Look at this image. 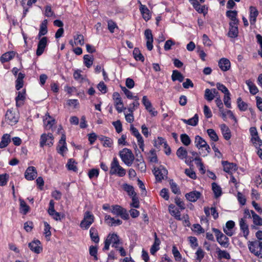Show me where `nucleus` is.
I'll return each instance as SVG.
<instances>
[{
  "label": "nucleus",
  "mask_w": 262,
  "mask_h": 262,
  "mask_svg": "<svg viewBox=\"0 0 262 262\" xmlns=\"http://www.w3.org/2000/svg\"><path fill=\"white\" fill-rule=\"evenodd\" d=\"M142 103L146 110H149V108H151L152 106L151 102L147 99V97L146 96L143 97Z\"/></svg>",
  "instance_id": "61"
},
{
  "label": "nucleus",
  "mask_w": 262,
  "mask_h": 262,
  "mask_svg": "<svg viewBox=\"0 0 262 262\" xmlns=\"http://www.w3.org/2000/svg\"><path fill=\"white\" fill-rule=\"evenodd\" d=\"M47 42L48 38L47 37H43L39 40L36 53L37 56H39L42 55L47 46Z\"/></svg>",
  "instance_id": "10"
},
{
  "label": "nucleus",
  "mask_w": 262,
  "mask_h": 262,
  "mask_svg": "<svg viewBox=\"0 0 262 262\" xmlns=\"http://www.w3.org/2000/svg\"><path fill=\"white\" fill-rule=\"evenodd\" d=\"M246 84L249 87L250 92L252 95H255L258 92V89L256 85L250 80H247Z\"/></svg>",
  "instance_id": "35"
},
{
  "label": "nucleus",
  "mask_w": 262,
  "mask_h": 262,
  "mask_svg": "<svg viewBox=\"0 0 262 262\" xmlns=\"http://www.w3.org/2000/svg\"><path fill=\"white\" fill-rule=\"evenodd\" d=\"M207 132L208 136L212 141L215 142L218 141L219 137L214 129H208Z\"/></svg>",
  "instance_id": "43"
},
{
  "label": "nucleus",
  "mask_w": 262,
  "mask_h": 262,
  "mask_svg": "<svg viewBox=\"0 0 262 262\" xmlns=\"http://www.w3.org/2000/svg\"><path fill=\"white\" fill-rule=\"evenodd\" d=\"M43 122L46 128L50 129L54 124L55 120L52 119L51 120H47V118H46L43 120Z\"/></svg>",
  "instance_id": "58"
},
{
  "label": "nucleus",
  "mask_w": 262,
  "mask_h": 262,
  "mask_svg": "<svg viewBox=\"0 0 262 262\" xmlns=\"http://www.w3.org/2000/svg\"><path fill=\"white\" fill-rule=\"evenodd\" d=\"M113 98L114 100L115 105H122V101L120 97V94L118 92H115L113 94Z\"/></svg>",
  "instance_id": "45"
},
{
  "label": "nucleus",
  "mask_w": 262,
  "mask_h": 262,
  "mask_svg": "<svg viewBox=\"0 0 262 262\" xmlns=\"http://www.w3.org/2000/svg\"><path fill=\"white\" fill-rule=\"evenodd\" d=\"M105 222L110 226L120 225L122 223L121 220L119 219L116 220L108 215L105 216Z\"/></svg>",
  "instance_id": "19"
},
{
  "label": "nucleus",
  "mask_w": 262,
  "mask_h": 262,
  "mask_svg": "<svg viewBox=\"0 0 262 262\" xmlns=\"http://www.w3.org/2000/svg\"><path fill=\"white\" fill-rule=\"evenodd\" d=\"M76 163L73 159L69 160L67 166L69 170L76 171L77 170V167L76 166Z\"/></svg>",
  "instance_id": "40"
},
{
  "label": "nucleus",
  "mask_w": 262,
  "mask_h": 262,
  "mask_svg": "<svg viewBox=\"0 0 262 262\" xmlns=\"http://www.w3.org/2000/svg\"><path fill=\"white\" fill-rule=\"evenodd\" d=\"M26 98V90H23L22 91L18 92V95L15 98L16 105L17 107H19L23 104V103L19 102V101H24Z\"/></svg>",
  "instance_id": "23"
},
{
  "label": "nucleus",
  "mask_w": 262,
  "mask_h": 262,
  "mask_svg": "<svg viewBox=\"0 0 262 262\" xmlns=\"http://www.w3.org/2000/svg\"><path fill=\"white\" fill-rule=\"evenodd\" d=\"M213 231L216 236L217 242L223 247L227 248L229 245L228 238L219 229L213 228Z\"/></svg>",
  "instance_id": "6"
},
{
  "label": "nucleus",
  "mask_w": 262,
  "mask_h": 262,
  "mask_svg": "<svg viewBox=\"0 0 262 262\" xmlns=\"http://www.w3.org/2000/svg\"><path fill=\"white\" fill-rule=\"evenodd\" d=\"M216 87L219 90L224 93L225 95H227L230 93L228 89L223 84L217 83Z\"/></svg>",
  "instance_id": "54"
},
{
  "label": "nucleus",
  "mask_w": 262,
  "mask_h": 262,
  "mask_svg": "<svg viewBox=\"0 0 262 262\" xmlns=\"http://www.w3.org/2000/svg\"><path fill=\"white\" fill-rule=\"evenodd\" d=\"M108 29L111 33L114 32V29L117 28L116 24L112 20H109L107 21Z\"/></svg>",
  "instance_id": "53"
},
{
  "label": "nucleus",
  "mask_w": 262,
  "mask_h": 262,
  "mask_svg": "<svg viewBox=\"0 0 262 262\" xmlns=\"http://www.w3.org/2000/svg\"><path fill=\"white\" fill-rule=\"evenodd\" d=\"M45 229H44V234L46 235V237L47 238L50 236L51 234V232L50 231L51 227L49 224L46 222H44Z\"/></svg>",
  "instance_id": "59"
},
{
  "label": "nucleus",
  "mask_w": 262,
  "mask_h": 262,
  "mask_svg": "<svg viewBox=\"0 0 262 262\" xmlns=\"http://www.w3.org/2000/svg\"><path fill=\"white\" fill-rule=\"evenodd\" d=\"M74 40L77 45L82 46L84 45V37L81 34H77L74 36Z\"/></svg>",
  "instance_id": "47"
},
{
  "label": "nucleus",
  "mask_w": 262,
  "mask_h": 262,
  "mask_svg": "<svg viewBox=\"0 0 262 262\" xmlns=\"http://www.w3.org/2000/svg\"><path fill=\"white\" fill-rule=\"evenodd\" d=\"M106 239H108V242H110L111 244H112V245L122 244V243L120 242L119 236L115 233L108 234Z\"/></svg>",
  "instance_id": "28"
},
{
  "label": "nucleus",
  "mask_w": 262,
  "mask_h": 262,
  "mask_svg": "<svg viewBox=\"0 0 262 262\" xmlns=\"http://www.w3.org/2000/svg\"><path fill=\"white\" fill-rule=\"evenodd\" d=\"M66 140V135L63 134H62L61 139L58 143V146L57 147L58 152L61 155H63V152L67 150Z\"/></svg>",
  "instance_id": "15"
},
{
  "label": "nucleus",
  "mask_w": 262,
  "mask_h": 262,
  "mask_svg": "<svg viewBox=\"0 0 262 262\" xmlns=\"http://www.w3.org/2000/svg\"><path fill=\"white\" fill-rule=\"evenodd\" d=\"M204 98L208 101H212L215 98V96H214V94L212 92V89L210 90L209 89H207L205 90Z\"/></svg>",
  "instance_id": "37"
},
{
  "label": "nucleus",
  "mask_w": 262,
  "mask_h": 262,
  "mask_svg": "<svg viewBox=\"0 0 262 262\" xmlns=\"http://www.w3.org/2000/svg\"><path fill=\"white\" fill-rule=\"evenodd\" d=\"M94 221V215L89 211L84 214L83 219L81 221L80 226L83 229H88Z\"/></svg>",
  "instance_id": "5"
},
{
  "label": "nucleus",
  "mask_w": 262,
  "mask_h": 262,
  "mask_svg": "<svg viewBox=\"0 0 262 262\" xmlns=\"http://www.w3.org/2000/svg\"><path fill=\"white\" fill-rule=\"evenodd\" d=\"M136 166L141 171L145 172L146 169V164L144 161H141V162L137 163L136 164Z\"/></svg>",
  "instance_id": "64"
},
{
  "label": "nucleus",
  "mask_w": 262,
  "mask_h": 262,
  "mask_svg": "<svg viewBox=\"0 0 262 262\" xmlns=\"http://www.w3.org/2000/svg\"><path fill=\"white\" fill-rule=\"evenodd\" d=\"M227 17L230 20L229 24H238L239 21L237 18V11L236 10H228L226 13Z\"/></svg>",
  "instance_id": "17"
},
{
  "label": "nucleus",
  "mask_w": 262,
  "mask_h": 262,
  "mask_svg": "<svg viewBox=\"0 0 262 262\" xmlns=\"http://www.w3.org/2000/svg\"><path fill=\"white\" fill-rule=\"evenodd\" d=\"M250 16L249 19L250 23L251 25H254L256 21V18L258 15V11L256 7L250 6L249 8Z\"/></svg>",
  "instance_id": "16"
},
{
  "label": "nucleus",
  "mask_w": 262,
  "mask_h": 262,
  "mask_svg": "<svg viewBox=\"0 0 262 262\" xmlns=\"http://www.w3.org/2000/svg\"><path fill=\"white\" fill-rule=\"evenodd\" d=\"M48 32L47 27L44 26H40L39 32L38 35V38L39 39L42 36L45 35Z\"/></svg>",
  "instance_id": "63"
},
{
  "label": "nucleus",
  "mask_w": 262,
  "mask_h": 262,
  "mask_svg": "<svg viewBox=\"0 0 262 262\" xmlns=\"http://www.w3.org/2000/svg\"><path fill=\"white\" fill-rule=\"evenodd\" d=\"M160 240L157 237V234L155 233V242L152 245L150 252L152 255H154L155 253L159 249V245L160 244Z\"/></svg>",
  "instance_id": "24"
},
{
  "label": "nucleus",
  "mask_w": 262,
  "mask_h": 262,
  "mask_svg": "<svg viewBox=\"0 0 262 262\" xmlns=\"http://www.w3.org/2000/svg\"><path fill=\"white\" fill-rule=\"evenodd\" d=\"M130 131L132 132V134L137 138V140H141V139H142V137L138 129L134 127L133 125L130 126Z\"/></svg>",
  "instance_id": "51"
},
{
  "label": "nucleus",
  "mask_w": 262,
  "mask_h": 262,
  "mask_svg": "<svg viewBox=\"0 0 262 262\" xmlns=\"http://www.w3.org/2000/svg\"><path fill=\"white\" fill-rule=\"evenodd\" d=\"M212 189L216 198H217L221 195L222 193L221 188L216 183L214 182L212 183Z\"/></svg>",
  "instance_id": "34"
},
{
  "label": "nucleus",
  "mask_w": 262,
  "mask_h": 262,
  "mask_svg": "<svg viewBox=\"0 0 262 262\" xmlns=\"http://www.w3.org/2000/svg\"><path fill=\"white\" fill-rule=\"evenodd\" d=\"M140 10L142 14L143 18L145 21H147L150 19V15L149 13V10L145 6L141 5Z\"/></svg>",
  "instance_id": "27"
},
{
  "label": "nucleus",
  "mask_w": 262,
  "mask_h": 262,
  "mask_svg": "<svg viewBox=\"0 0 262 262\" xmlns=\"http://www.w3.org/2000/svg\"><path fill=\"white\" fill-rule=\"evenodd\" d=\"M230 99V93L225 95L224 98V102L225 106L228 108H230L231 107Z\"/></svg>",
  "instance_id": "60"
},
{
  "label": "nucleus",
  "mask_w": 262,
  "mask_h": 262,
  "mask_svg": "<svg viewBox=\"0 0 262 262\" xmlns=\"http://www.w3.org/2000/svg\"><path fill=\"white\" fill-rule=\"evenodd\" d=\"M172 253L176 260L180 261L181 260V255L176 246L172 247Z\"/></svg>",
  "instance_id": "55"
},
{
  "label": "nucleus",
  "mask_w": 262,
  "mask_h": 262,
  "mask_svg": "<svg viewBox=\"0 0 262 262\" xmlns=\"http://www.w3.org/2000/svg\"><path fill=\"white\" fill-rule=\"evenodd\" d=\"M248 246L252 253L257 257L262 258V242L261 241H249Z\"/></svg>",
  "instance_id": "2"
},
{
  "label": "nucleus",
  "mask_w": 262,
  "mask_h": 262,
  "mask_svg": "<svg viewBox=\"0 0 262 262\" xmlns=\"http://www.w3.org/2000/svg\"><path fill=\"white\" fill-rule=\"evenodd\" d=\"M5 118L9 124L13 125L18 122V117L12 111L8 110Z\"/></svg>",
  "instance_id": "11"
},
{
  "label": "nucleus",
  "mask_w": 262,
  "mask_h": 262,
  "mask_svg": "<svg viewBox=\"0 0 262 262\" xmlns=\"http://www.w3.org/2000/svg\"><path fill=\"white\" fill-rule=\"evenodd\" d=\"M168 171L163 166H160L157 169L154 168V174L157 181L160 182L166 176Z\"/></svg>",
  "instance_id": "9"
},
{
  "label": "nucleus",
  "mask_w": 262,
  "mask_h": 262,
  "mask_svg": "<svg viewBox=\"0 0 262 262\" xmlns=\"http://www.w3.org/2000/svg\"><path fill=\"white\" fill-rule=\"evenodd\" d=\"M237 24H229V30L228 33V36L231 38H235L238 36V30L237 26Z\"/></svg>",
  "instance_id": "21"
},
{
  "label": "nucleus",
  "mask_w": 262,
  "mask_h": 262,
  "mask_svg": "<svg viewBox=\"0 0 262 262\" xmlns=\"http://www.w3.org/2000/svg\"><path fill=\"white\" fill-rule=\"evenodd\" d=\"M171 79L173 81L178 80L179 82H182L184 79V77L178 71L173 70L171 75Z\"/></svg>",
  "instance_id": "29"
},
{
  "label": "nucleus",
  "mask_w": 262,
  "mask_h": 262,
  "mask_svg": "<svg viewBox=\"0 0 262 262\" xmlns=\"http://www.w3.org/2000/svg\"><path fill=\"white\" fill-rule=\"evenodd\" d=\"M181 141L185 146H188L191 143L189 137L186 134H181L180 136Z\"/></svg>",
  "instance_id": "41"
},
{
  "label": "nucleus",
  "mask_w": 262,
  "mask_h": 262,
  "mask_svg": "<svg viewBox=\"0 0 262 262\" xmlns=\"http://www.w3.org/2000/svg\"><path fill=\"white\" fill-rule=\"evenodd\" d=\"M133 55L134 58L137 60H140L141 61H144V57L141 53L140 51L137 48H135L133 51Z\"/></svg>",
  "instance_id": "38"
},
{
  "label": "nucleus",
  "mask_w": 262,
  "mask_h": 262,
  "mask_svg": "<svg viewBox=\"0 0 262 262\" xmlns=\"http://www.w3.org/2000/svg\"><path fill=\"white\" fill-rule=\"evenodd\" d=\"M53 140L54 137L51 133L43 134L40 137V146L42 147L48 145L50 147L53 145Z\"/></svg>",
  "instance_id": "8"
},
{
  "label": "nucleus",
  "mask_w": 262,
  "mask_h": 262,
  "mask_svg": "<svg viewBox=\"0 0 262 262\" xmlns=\"http://www.w3.org/2000/svg\"><path fill=\"white\" fill-rule=\"evenodd\" d=\"M110 173L111 174H117L119 177H123L126 174L125 170L119 165L116 158H114L112 162Z\"/></svg>",
  "instance_id": "3"
},
{
  "label": "nucleus",
  "mask_w": 262,
  "mask_h": 262,
  "mask_svg": "<svg viewBox=\"0 0 262 262\" xmlns=\"http://www.w3.org/2000/svg\"><path fill=\"white\" fill-rule=\"evenodd\" d=\"M120 157L122 161L128 166H130L133 163L135 157L131 150L125 148L119 152Z\"/></svg>",
  "instance_id": "1"
},
{
  "label": "nucleus",
  "mask_w": 262,
  "mask_h": 262,
  "mask_svg": "<svg viewBox=\"0 0 262 262\" xmlns=\"http://www.w3.org/2000/svg\"><path fill=\"white\" fill-rule=\"evenodd\" d=\"M111 212L116 215L120 216L124 220H127L129 218V215L126 209L119 205H114L112 206Z\"/></svg>",
  "instance_id": "7"
},
{
  "label": "nucleus",
  "mask_w": 262,
  "mask_h": 262,
  "mask_svg": "<svg viewBox=\"0 0 262 262\" xmlns=\"http://www.w3.org/2000/svg\"><path fill=\"white\" fill-rule=\"evenodd\" d=\"M11 139L10 135L8 134H4L2 136L1 141L0 142V148H3L7 147Z\"/></svg>",
  "instance_id": "26"
},
{
  "label": "nucleus",
  "mask_w": 262,
  "mask_h": 262,
  "mask_svg": "<svg viewBox=\"0 0 262 262\" xmlns=\"http://www.w3.org/2000/svg\"><path fill=\"white\" fill-rule=\"evenodd\" d=\"M199 121V116L195 114L193 117L188 119V125L195 126L198 124Z\"/></svg>",
  "instance_id": "49"
},
{
  "label": "nucleus",
  "mask_w": 262,
  "mask_h": 262,
  "mask_svg": "<svg viewBox=\"0 0 262 262\" xmlns=\"http://www.w3.org/2000/svg\"><path fill=\"white\" fill-rule=\"evenodd\" d=\"M219 66L223 71H227L230 68V62L228 59L222 58L219 61Z\"/></svg>",
  "instance_id": "20"
},
{
  "label": "nucleus",
  "mask_w": 262,
  "mask_h": 262,
  "mask_svg": "<svg viewBox=\"0 0 262 262\" xmlns=\"http://www.w3.org/2000/svg\"><path fill=\"white\" fill-rule=\"evenodd\" d=\"M222 165L224 167V170L231 174L232 172L235 171L237 169L236 164L233 163H229L227 161H223Z\"/></svg>",
  "instance_id": "13"
},
{
  "label": "nucleus",
  "mask_w": 262,
  "mask_h": 262,
  "mask_svg": "<svg viewBox=\"0 0 262 262\" xmlns=\"http://www.w3.org/2000/svg\"><path fill=\"white\" fill-rule=\"evenodd\" d=\"M25 77V74L22 73H19L18 74L17 78L16 80L15 88L17 90H20L23 88L24 85L23 79Z\"/></svg>",
  "instance_id": "31"
},
{
  "label": "nucleus",
  "mask_w": 262,
  "mask_h": 262,
  "mask_svg": "<svg viewBox=\"0 0 262 262\" xmlns=\"http://www.w3.org/2000/svg\"><path fill=\"white\" fill-rule=\"evenodd\" d=\"M191 2V4L193 5L194 8L199 13H200V12H203L202 9L201 10V5L199 3V1L198 0H189Z\"/></svg>",
  "instance_id": "57"
},
{
  "label": "nucleus",
  "mask_w": 262,
  "mask_h": 262,
  "mask_svg": "<svg viewBox=\"0 0 262 262\" xmlns=\"http://www.w3.org/2000/svg\"><path fill=\"white\" fill-rule=\"evenodd\" d=\"M84 63L85 66L89 68L91 67L93 63V59L89 55H85L83 56Z\"/></svg>",
  "instance_id": "44"
},
{
  "label": "nucleus",
  "mask_w": 262,
  "mask_h": 262,
  "mask_svg": "<svg viewBox=\"0 0 262 262\" xmlns=\"http://www.w3.org/2000/svg\"><path fill=\"white\" fill-rule=\"evenodd\" d=\"M195 254L196 255V260L198 262H200L204 257V252L201 248H199L197 250Z\"/></svg>",
  "instance_id": "48"
},
{
  "label": "nucleus",
  "mask_w": 262,
  "mask_h": 262,
  "mask_svg": "<svg viewBox=\"0 0 262 262\" xmlns=\"http://www.w3.org/2000/svg\"><path fill=\"white\" fill-rule=\"evenodd\" d=\"M37 176V171L34 166H29L25 172V177L27 180H33Z\"/></svg>",
  "instance_id": "14"
},
{
  "label": "nucleus",
  "mask_w": 262,
  "mask_h": 262,
  "mask_svg": "<svg viewBox=\"0 0 262 262\" xmlns=\"http://www.w3.org/2000/svg\"><path fill=\"white\" fill-rule=\"evenodd\" d=\"M169 183L170 185L171 191L173 193H174V194L180 193L179 188L177 186L176 183L173 182L172 180H171Z\"/></svg>",
  "instance_id": "50"
},
{
  "label": "nucleus",
  "mask_w": 262,
  "mask_h": 262,
  "mask_svg": "<svg viewBox=\"0 0 262 262\" xmlns=\"http://www.w3.org/2000/svg\"><path fill=\"white\" fill-rule=\"evenodd\" d=\"M221 128L224 138L226 140H229L231 138V132L228 127L223 124L221 125Z\"/></svg>",
  "instance_id": "30"
},
{
  "label": "nucleus",
  "mask_w": 262,
  "mask_h": 262,
  "mask_svg": "<svg viewBox=\"0 0 262 262\" xmlns=\"http://www.w3.org/2000/svg\"><path fill=\"white\" fill-rule=\"evenodd\" d=\"M201 194L200 192L198 191H192L189 193H186L185 197L189 201L195 202L201 197Z\"/></svg>",
  "instance_id": "18"
},
{
  "label": "nucleus",
  "mask_w": 262,
  "mask_h": 262,
  "mask_svg": "<svg viewBox=\"0 0 262 262\" xmlns=\"http://www.w3.org/2000/svg\"><path fill=\"white\" fill-rule=\"evenodd\" d=\"M239 225L241 229L242 230L243 232V235L246 238H247V236L249 234V229L248 226L245 222V221L243 219H241L239 221Z\"/></svg>",
  "instance_id": "25"
},
{
  "label": "nucleus",
  "mask_w": 262,
  "mask_h": 262,
  "mask_svg": "<svg viewBox=\"0 0 262 262\" xmlns=\"http://www.w3.org/2000/svg\"><path fill=\"white\" fill-rule=\"evenodd\" d=\"M132 197V202L130 204V205L134 208H138L139 207V201L138 198L136 195H134Z\"/></svg>",
  "instance_id": "56"
},
{
  "label": "nucleus",
  "mask_w": 262,
  "mask_h": 262,
  "mask_svg": "<svg viewBox=\"0 0 262 262\" xmlns=\"http://www.w3.org/2000/svg\"><path fill=\"white\" fill-rule=\"evenodd\" d=\"M123 189L126 191L128 194L131 196L136 195V192L134 191V187L127 184H124L122 186Z\"/></svg>",
  "instance_id": "36"
},
{
  "label": "nucleus",
  "mask_w": 262,
  "mask_h": 262,
  "mask_svg": "<svg viewBox=\"0 0 262 262\" xmlns=\"http://www.w3.org/2000/svg\"><path fill=\"white\" fill-rule=\"evenodd\" d=\"M251 141L256 147H257V146H260L262 145V140L259 138L258 135L252 137Z\"/></svg>",
  "instance_id": "46"
},
{
  "label": "nucleus",
  "mask_w": 262,
  "mask_h": 262,
  "mask_svg": "<svg viewBox=\"0 0 262 262\" xmlns=\"http://www.w3.org/2000/svg\"><path fill=\"white\" fill-rule=\"evenodd\" d=\"M90 234L91 239L95 243H98L99 238L97 230L94 228H91L90 230Z\"/></svg>",
  "instance_id": "33"
},
{
  "label": "nucleus",
  "mask_w": 262,
  "mask_h": 262,
  "mask_svg": "<svg viewBox=\"0 0 262 262\" xmlns=\"http://www.w3.org/2000/svg\"><path fill=\"white\" fill-rule=\"evenodd\" d=\"M15 52L14 51H10L3 54L0 60L2 63L8 62L11 60L15 56Z\"/></svg>",
  "instance_id": "22"
},
{
  "label": "nucleus",
  "mask_w": 262,
  "mask_h": 262,
  "mask_svg": "<svg viewBox=\"0 0 262 262\" xmlns=\"http://www.w3.org/2000/svg\"><path fill=\"white\" fill-rule=\"evenodd\" d=\"M194 143L195 146L199 149L205 148V151L200 152V154H202L203 157L207 156L210 152V146L207 144L206 141L200 136L198 135L195 137Z\"/></svg>",
  "instance_id": "4"
},
{
  "label": "nucleus",
  "mask_w": 262,
  "mask_h": 262,
  "mask_svg": "<svg viewBox=\"0 0 262 262\" xmlns=\"http://www.w3.org/2000/svg\"><path fill=\"white\" fill-rule=\"evenodd\" d=\"M41 243L38 240H34L28 245L30 250L36 254L40 253L42 251V248L40 246Z\"/></svg>",
  "instance_id": "12"
},
{
  "label": "nucleus",
  "mask_w": 262,
  "mask_h": 262,
  "mask_svg": "<svg viewBox=\"0 0 262 262\" xmlns=\"http://www.w3.org/2000/svg\"><path fill=\"white\" fill-rule=\"evenodd\" d=\"M253 222L257 226L262 225V219L257 214H254L253 217Z\"/></svg>",
  "instance_id": "62"
},
{
  "label": "nucleus",
  "mask_w": 262,
  "mask_h": 262,
  "mask_svg": "<svg viewBox=\"0 0 262 262\" xmlns=\"http://www.w3.org/2000/svg\"><path fill=\"white\" fill-rule=\"evenodd\" d=\"M20 202V209L23 212L24 214H26L29 211L30 207L27 205L26 202L22 199H19Z\"/></svg>",
  "instance_id": "39"
},
{
  "label": "nucleus",
  "mask_w": 262,
  "mask_h": 262,
  "mask_svg": "<svg viewBox=\"0 0 262 262\" xmlns=\"http://www.w3.org/2000/svg\"><path fill=\"white\" fill-rule=\"evenodd\" d=\"M113 124L114 126L116 132L118 133H120L122 130V126L121 122L120 120H117L113 122Z\"/></svg>",
  "instance_id": "52"
},
{
  "label": "nucleus",
  "mask_w": 262,
  "mask_h": 262,
  "mask_svg": "<svg viewBox=\"0 0 262 262\" xmlns=\"http://www.w3.org/2000/svg\"><path fill=\"white\" fill-rule=\"evenodd\" d=\"M237 105L239 109L242 111H246L248 108V105L246 103L242 100V98L239 97L237 99Z\"/></svg>",
  "instance_id": "42"
},
{
  "label": "nucleus",
  "mask_w": 262,
  "mask_h": 262,
  "mask_svg": "<svg viewBox=\"0 0 262 262\" xmlns=\"http://www.w3.org/2000/svg\"><path fill=\"white\" fill-rule=\"evenodd\" d=\"M176 155L179 159L183 160L187 157V151L184 147L181 146L178 149Z\"/></svg>",
  "instance_id": "32"
}]
</instances>
